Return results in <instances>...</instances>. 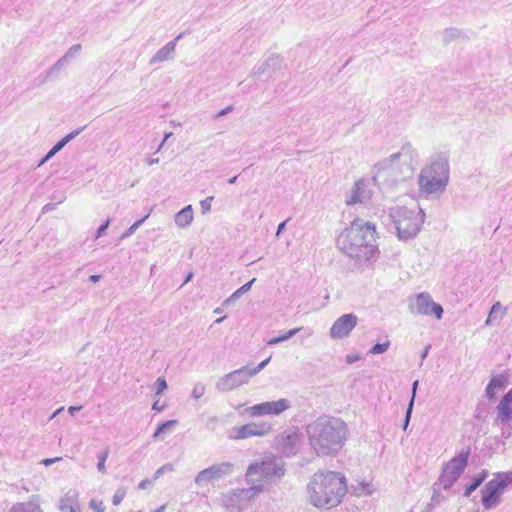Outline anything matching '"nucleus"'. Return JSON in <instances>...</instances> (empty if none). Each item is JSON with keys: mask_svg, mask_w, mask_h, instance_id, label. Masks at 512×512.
I'll list each match as a JSON object with an SVG mask.
<instances>
[{"mask_svg": "<svg viewBox=\"0 0 512 512\" xmlns=\"http://www.w3.org/2000/svg\"><path fill=\"white\" fill-rule=\"evenodd\" d=\"M311 447L318 456L338 453L343 447L348 429L344 421L330 416H320L307 426Z\"/></svg>", "mask_w": 512, "mask_h": 512, "instance_id": "nucleus-1", "label": "nucleus"}, {"mask_svg": "<svg viewBox=\"0 0 512 512\" xmlns=\"http://www.w3.org/2000/svg\"><path fill=\"white\" fill-rule=\"evenodd\" d=\"M338 247L356 261L370 260L377 252L375 224L361 218L353 220L338 238Z\"/></svg>", "mask_w": 512, "mask_h": 512, "instance_id": "nucleus-2", "label": "nucleus"}, {"mask_svg": "<svg viewBox=\"0 0 512 512\" xmlns=\"http://www.w3.org/2000/svg\"><path fill=\"white\" fill-rule=\"evenodd\" d=\"M307 493L311 505L331 509L338 506L347 493L346 479L339 472L318 471L311 477Z\"/></svg>", "mask_w": 512, "mask_h": 512, "instance_id": "nucleus-3", "label": "nucleus"}, {"mask_svg": "<svg viewBox=\"0 0 512 512\" xmlns=\"http://www.w3.org/2000/svg\"><path fill=\"white\" fill-rule=\"evenodd\" d=\"M413 153L414 150L410 144L403 145L401 151L392 154L390 157L379 161L375 165V173L372 180L380 188L388 190L394 189L399 183L411 177L413 174V167L408 162L405 163L400 168V172H398L395 164L396 161H399L401 158L411 160Z\"/></svg>", "mask_w": 512, "mask_h": 512, "instance_id": "nucleus-4", "label": "nucleus"}, {"mask_svg": "<svg viewBox=\"0 0 512 512\" xmlns=\"http://www.w3.org/2000/svg\"><path fill=\"white\" fill-rule=\"evenodd\" d=\"M449 162L444 154H437L430 164L421 170L418 183L420 190L427 194H441L449 181Z\"/></svg>", "mask_w": 512, "mask_h": 512, "instance_id": "nucleus-5", "label": "nucleus"}, {"mask_svg": "<svg viewBox=\"0 0 512 512\" xmlns=\"http://www.w3.org/2000/svg\"><path fill=\"white\" fill-rule=\"evenodd\" d=\"M388 216L394 224L397 237L401 240L416 237L424 223V214L421 209L416 211L404 206H397L389 209Z\"/></svg>", "mask_w": 512, "mask_h": 512, "instance_id": "nucleus-6", "label": "nucleus"}, {"mask_svg": "<svg viewBox=\"0 0 512 512\" xmlns=\"http://www.w3.org/2000/svg\"><path fill=\"white\" fill-rule=\"evenodd\" d=\"M508 486H512V471L495 473L494 478L481 490L483 507L486 510L497 507L501 501V495Z\"/></svg>", "mask_w": 512, "mask_h": 512, "instance_id": "nucleus-7", "label": "nucleus"}, {"mask_svg": "<svg viewBox=\"0 0 512 512\" xmlns=\"http://www.w3.org/2000/svg\"><path fill=\"white\" fill-rule=\"evenodd\" d=\"M284 468L280 461L273 456L264 457L260 462L251 463L246 472L249 483L257 485L261 481H268L274 477H282Z\"/></svg>", "mask_w": 512, "mask_h": 512, "instance_id": "nucleus-8", "label": "nucleus"}, {"mask_svg": "<svg viewBox=\"0 0 512 512\" xmlns=\"http://www.w3.org/2000/svg\"><path fill=\"white\" fill-rule=\"evenodd\" d=\"M470 454V446L461 449L458 455L453 457L443 467L442 472L435 485L438 484L446 490L450 489L454 485V483L460 478L465 468L467 467Z\"/></svg>", "mask_w": 512, "mask_h": 512, "instance_id": "nucleus-9", "label": "nucleus"}, {"mask_svg": "<svg viewBox=\"0 0 512 512\" xmlns=\"http://www.w3.org/2000/svg\"><path fill=\"white\" fill-rule=\"evenodd\" d=\"M263 490L262 485H253L249 488L235 489L224 494L223 505L231 512H240L254 496Z\"/></svg>", "mask_w": 512, "mask_h": 512, "instance_id": "nucleus-10", "label": "nucleus"}, {"mask_svg": "<svg viewBox=\"0 0 512 512\" xmlns=\"http://www.w3.org/2000/svg\"><path fill=\"white\" fill-rule=\"evenodd\" d=\"M409 309L415 315H434L436 319L443 316V308L440 304L434 302L429 293L422 292L409 303Z\"/></svg>", "mask_w": 512, "mask_h": 512, "instance_id": "nucleus-11", "label": "nucleus"}, {"mask_svg": "<svg viewBox=\"0 0 512 512\" xmlns=\"http://www.w3.org/2000/svg\"><path fill=\"white\" fill-rule=\"evenodd\" d=\"M272 430V424L268 422H252L239 427H232L227 431L230 440H243L253 436H265Z\"/></svg>", "mask_w": 512, "mask_h": 512, "instance_id": "nucleus-12", "label": "nucleus"}, {"mask_svg": "<svg viewBox=\"0 0 512 512\" xmlns=\"http://www.w3.org/2000/svg\"><path fill=\"white\" fill-rule=\"evenodd\" d=\"M252 377L250 367L244 366L222 376L216 382V389L220 392H228L248 383Z\"/></svg>", "mask_w": 512, "mask_h": 512, "instance_id": "nucleus-13", "label": "nucleus"}, {"mask_svg": "<svg viewBox=\"0 0 512 512\" xmlns=\"http://www.w3.org/2000/svg\"><path fill=\"white\" fill-rule=\"evenodd\" d=\"M291 407L288 399L281 398L276 401L262 402L245 409V413L252 417H259L263 415L278 416Z\"/></svg>", "mask_w": 512, "mask_h": 512, "instance_id": "nucleus-14", "label": "nucleus"}, {"mask_svg": "<svg viewBox=\"0 0 512 512\" xmlns=\"http://www.w3.org/2000/svg\"><path fill=\"white\" fill-rule=\"evenodd\" d=\"M234 465L231 462H221L214 464L200 471L195 477V483L198 486L207 485L214 480L222 479L233 472Z\"/></svg>", "mask_w": 512, "mask_h": 512, "instance_id": "nucleus-15", "label": "nucleus"}, {"mask_svg": "<svg viewBox=\"0 0 512 512\" xmlns=\"http://www.w3.org/2000/svg\"><path fill=\"white\" fill-rule=\"evenodd\" d=\"M357 323L358 317L355 314H344L332 324L329 335L332 339H344L350 335Z\"/></svg>", "mask_w": 512, "mask_h": 512, "instance_id": "nucleus-16", "label": "nucleus"}, {"mask_svg": "<svg viewBox=\"0 0 512 512\" xmlns=\"http://www.w3.org/2000/svg\"><path fill=\"white\" fill-rule=\"evenodd\" d=\"M300 438L297 431H283L276 437V446L283 455L289 457L297 453Z\"/></svg>", "mask_w": 512, "mask_h": 512, "instance_id": "nucleus-17", "label": "nucleus"}, {"mask_svg": "<svg viewBox=\"0 0 512 512\" xmlns=\"http://www.w3.org/2000/svg\"><path fill=\"white\" fill-rule=\"evenodd\" d=\"M372 197V191L369 189L368 181L364 179L357 180L346 199L347 205L366 204Z\"/></svg>", "mask_w": 512, "mask_h": 512, "instance_id": "nucleus-18", "label": "nucleus"}, {"mask_svg": "<svg viewBox=\"0 0 512 512\" xmlns=\"http://www.w3.org/2000/svg\"><path fill=\"white\" fill-rule=\"evenodd\" d=\"M512 420V388L503 395L496 407L494 423L504 427Z\"/></svg>", "mask_w": 512, "mask_h": 512, "instance_id": "nucleus-19", "label": "nucleus"}, {"mask_svg": "<svg viewBox=\"0 0 512 512\" xmlns=\"http://www.w3.org/2000/svg\"><path fill=\"white\" fill-rule=\"evenodd\" d=\"M283 59L280 55L272 54L263 63L253 68L252 75L261 77L268 74L271 77L274 73L281 69Z\"/></svg>", "mask_w": 512, "mask_h": 512, "instance_id": "nucleus-20", "label": "nucleus"}, {"mask_svg": "<svg viewBox=\"0 0 512 512\" xmlns=\"http://www.w3.org/2000/svg\"><path fill=\"white\" fill-rule=\"evenodd\" d=\"M182 37V34H179L174 40L168 42L165 46L159 49L155 55L150 59L149 65H154L156 63H161L169 60H173L175 56L176 50V42Z\"/></svg>", "mask_w": 512, "mask_h": 512, "instance_id": "nucleus-21", "label": "nucleus"}, {"mask_svg": "<svg viewBox=\"0 0 512 512\" xmlns=\"http://www.w3.org/2000/svg\"><path fill=\"white\" fill-rule=\"evenodd\" d=\"M84 127H80L69 134H67L65 137H63L61 140H59L49 151L48 153L40 160L38 167L42 166L44 163H46L49 159H51L56 153H58L60 150H62L66 144H68L70 141H72L76 136H78L83 130Z\"/></svg>", "mask_w": 512, "mask_h": 512, "instance_id": "nucleus-22", "label": "nucleus"}, {"mask_svg": "<svg viewBox=\"0 0 512 512\" xmlns=\"http://www.w3.org/2000/svg\"><path fill=\"white\" fill-rule=\"evenodd\" d=\"M508 384L507 377L500 374L493 376L485 389L486 397L492 401L496 398V390H503Z\"/></svg>", "mask_w": 512, "mask_h": 512, "instance_id": "nucleus-23", "label": "nucleus"}, {"mask_svg": "<svg viewBox=\"0 0 512 512\" xmlns=\"http://www.w3.org/2000/svg\"><path fill=\"white\" fill-rule=\"evenodd\" d=\"M61 512H78V493L75 490H69L59 502Z\"/></svg>", "mask_w": 512, "mask_h": 512, "instance_id": "nucleus-24", "label": "nucleus"}, {"mask_svg": "<svg viewBox=\"0 0 512 512\" xmlns=\"http://www.w3.org/2000/svg\"><path fill=\"white\" fill-rule=\"evenodd\" d=\"M193 217V208L191 205H187L176 213L175 223L180 228H186L192 223Z\"/></svg>", "mask_w": 512, "mask_h": 512, "instance_id": "nucleus-25", "label": "nucleus"}, {"mask_svg": "<svg viewBox=\"0 0 512 512\" xmlns=\"http://www.w3.org/2000/svg\"><path fill=\"white\" fill-rule=\"evenodd\" d=\"M488 474L487 470H482L479 474L473 476L471 483L465 488L464 496L469 497L486 480Z\"/></svg>", "mask_w": 512, "mask_h": 512, "instance_id": "nucleus-26", "label": "nucleus"}, {"mask_svg": "<svg viewBox=\"0 0 512 512\" xmlns=\"http://www.w3.org/2000/svg\"><path fill=\"white\" fill-rule=\"evenodd\" d=\"M256 281L255 278H253L252 280H250L249 282H247L246 284L242 285L240 288H238L236 291H234L232 293V295H230L224 302H223V305L224 306H229L231 304H233L234 302H236L242 295H244L245 293H247L253 283Z\"/></svg>", "mask_w": 512, "mask_h": 512, "instance_id": "nucleus-27", "label": "nucleus"}, {"mask_svg": "<svg viewBox=\"0 0 512 512\" xmlns=\"http://www.w3.org/2000/svg\"><path fill=\"white\" fill-rule=\"evenodd\" d=\"M506 308L502 306L500 302H496L492 305L488 318L485 322L487 326H492L496 319L502 318L505 315Z\"/></svg>", "mask_w": 512, "mask_h": 512, "instance_id": "nucleus-28", "label": "nucleus"}, {"mask_svg": "<svg viewBox=\"0 0 512 512\" xmlns=\"http://www.w3.org/2000/svg\"><path fill=\"white\" fill-rule=\"evenodd\" d=\"M464 38L463 32L456 27H449L443 31L442 41L444 45L449 44L452 41Z\"/></svg>", "mask_w": 512, "mask_h": 512, "instance_id": "nucleus-29", "label": "nucleus"}, {"mask_svg": "<svg viewBox=\"0 0 512 512\" xmlns=\"http://www.w3.org/2000/svg\"><path fill=\"white\" fill-rule=\"evenodd\" d=\"M9 512H42L38 505L32 503H21L13 506Z\"/></svg>", "mask_w": 512, "mask_h": 512, "instance_id": "nucleus-30", "label": "nucleus"}, {"mask_svg": "<svg viewBox=\"0 0 512 512\" xmlns=\"http://www.w3.org/2000/svg\"><path fill=\"white\" fill-rule=\"evenodd\" d=\"M301 330V328H294V329H291L289 331H287L285 334L281 335V336H278V337H274L272 339H270L268 341V345H276L280 342H284L290 338H292L294 335H296L299 331Z\"/></svg>", "mask_w": 512, "mask_h": 512, "instance_id": "nucleus-31", "label": "nucleus"}, {"mask_svg": "<svg viewBox=\"0 0 512 512\" xmlns=\"http://www.w3.org/2000/svg\"><path fill=\"white\" fill-rule=\"evenodd\" d=\"M177 423V420H168L160 423L153 434V438H158L161 434L169 431V429L174 427Z\"/></svg>", "mask_w": 512, "mask_h": 512, "instance_id": "nucleus-32", "label": "nucleus"}, {"mask_svg": "<svg viewBox=\"0 0 512 512\" xmlns=\"http://www.w3.org/2000/svg\"><path fill=\"white\" fill-rule=\"evenodd\" d=\"M108 456H109L108 448H106L104 451H102L101 453H99L97 455V459H98L97 470L102 474H105L107 472L105 462H106Z\"/></svg>", "mask_w": 512, "mask_h": 512, "instance_id": "nucleus-33", "label": "nucleus"}, {"mask_svg": "<svg viewBox=\"0 0 512 512\" xmlns=\"http://www.w3.org/2000/svg\"><path fill=\"white\" fill-rule=\"evenodd\" d=\"M390 345H391V343L389 340H386L383 343H376L369 350V354H372V355L383 354L389 349Z\"/></svg>", "mask_w": 512, "mask_h": 512, "instance_id": "nucleus-34", "label": "nucleus"}, {"mask_svg": "<svg viewBox=\"0 0 512 512\" xmlns=\"http://www.w3.org/2000/svg\"><path fill=\"white\" fill-rule=\"evenodd\" d=\"M148 218V215L134 222L121 236V238H126L131 236L135 231L142 225V223Z\"/></svg>", "mask_w": 512, "mask_h": 512, "instance_id": "nucleus-35", "label": "nucleus"}, {"mask_svg": "<svg viewBox=\"0 0 512 512\" xmlns=\"http://www.w3.org/2000/svg\"><path fill=\"white\" fill-rule=\"evenodd\" d=\"M126 493H127L126 488H124V487H119V488L116 490L115 494L113 495L112 503H113L115 506L119 505V504L123 501V499L125 498Z\"/></svg>", "mask_w": 512, "mask_h": 512, "instance_id": "nucleus-36", "label": "nucleus"}, {"mask_svg": "<svg viewBox=\"0 0 512 512\" xmlns=\"http://www.w3.org/2000/svg\"><path fill=\"white\" fill-rule=\"evenodd\" d=\"M81 48L82 47L80 44H74L65 52L63 56L69 61L73 59L77 53L80 52Z\"/></svg>", "mask_w": 512, "mask_h": 512, "instance_id": "nucleus-37", "label": "nucleus"}, {"mask_svg": "<svg viewBox=\"0 0 512 512\" xmlns=\"http://www.w3.org/2000/svg\"><path fill=\"white\" fill-rule=\"evenodd\" d=\"M89 507L91 509H93L95 512H105V509H106L103 501L96 500V499H92L89 502Z\"/></svg>", "mask_w": 512, "mask_h": 512, "instance_id": "nucleus-38", "label": "nucleus"}, {"mask_svg": "<svg viewBox=\"0 0 512 512\" xmlns=\"http://www.w3.org/2000/svg\"><path fill=\"white\" fill-rule=\"evenodd\" d=\"M205 393V385L202 383H196L192 390V396L195 399H199Z\"/></svg>", "mask_w": 512, "mask_h": 512, "instance_id": "nucleus-39", "label": "nucleus"}, {"mask_svg": "<svg viewBox=\"0 0 512 512\" xmlns=\"http://www.w3.org/2000/svg\"><path fill=\"white\" fill-rule=\"evenodd\" d=\"M67 62H68V60L64 56L59 58L54 63V65L51 66L50 69L48 70V75H51L53 72L60 70L65 65V63H67Z\"/></svg>", "mask_w": 512, "mask_h": 512, "instance_id": "nucleus-40", "label": "nucleus"}, {"mask_svg": "<svg viewBox=\"0 0 512 512\" xmlns=\"http://www.w3.org/2000/svg\"><path fill=\"white\" fill-rule=\"evenodd\" d=\"M413 407H414L413 406V399H410L408 407H407V410H406L404 423H403V429L404 430H406L408 425H409V422H410V419H411V415H412Z\"/></svg>", "mask_w": 512, "mask_h": 512, "instance_id": "nucleus-41", "label": "nucleus"}, {"mask_svg": "<svg viewBox=\"0 0 512 512\" xmlns=\"http://www.w3.org/2000/svg\"><path fill=\"white\" fill-rule=\"evenodd\" d=\"M270 360H271V357H268L267 359H265L261 363H259L256 367H253V368L250 367V372H251L252 376H255L260 371H262L268 365Z\"/></svg>", "mask_w": 512, "mask_h": 512, "instance_id": "nucleus-42", "label": "nucleus"}, {"mask_svg": "<svg viewBox=\"0 0 512 512\" xmlns=\"http://www.w3.org/2000/svg\"><path fill=\"white\" fill-rule=\"evenodd\" d=\"M213 201V197L209 196L200 202L202 213L205 214L211 210V202Z\"/></svg>", "mask_w": 512, "mask_h": 512, "instance_id": "nucleus-43", "label": "nucleus"}, {"mask_svg": "<svg viewBox=\"0 0 512 512\" xmlns=\"http://www.w3.org/2000/svg\"><path fill=\"white\" fill-rule=\"evenodd\" d=\"M156 388H157V390H156L157 395L161 394L164 390L167 389V382L163 377H159L156 380Z\"/></svg>", "mask_w": 512, "mask_h": 512, "instance_id": "nucleus-44", "label": "nucleus"}, {"mask_svg": "<svg viewBox=\"0 0 512 512\" xmlns=\"http://www.w3.org/2000/svg\"><path fill=\"white\" fill-rule=\"evenodd\" d=\"M173 468H172V465L171 464H165L163 466H161L154 474L153 476V479L156 480L158 479L164 472L166 471H172Z\"/></svg>", "mask_w": 512, "mask_h": 512, "instance_id": "nucleus-45", "label": "nucleus"}, {"mask_svg": "<svg viewBox=\"0 0 512 512\" xmlns=\"http://www.w3.org/2000/svg\"><path fill=\"white\" fill-rule=\"evenodd\" d=\"M110 222H111V219L108 218L104 223H102L99 226V228L97 229V232H96L97 238L101 237L106 232L107 228L110 225Z\"/></svg>", "mask_w": 512, "mask_h": 512, "instance_id": "nucleus-46", "label": "nucleus"}, {"mask_svg": "<svg viewBox=\"0 0 512 512\" xmlns=\"http://www.w3.org/2000/svg\"><path fill=\"white\" fill-rule=\"evenodd\" d=\"M234 110V107L232 105H229L227 107H225L224 109L220 110L216 115H215V118H220V117H223L225 115H227L228 113L232 112Z\"/></svg>", "mask_w": 512, "mask_h": 512, "instance_id": "nucleus-47", "label": "nucleus"}, {"mask_svg": "<svg viewBox=\"0 0 512 512\" xmlns=\"http://www.w3.org/2000/svg\"><path fill=\"white\" fill-rule=\"evenodd\" d=\"M56 205L57 203H47L46 205L43 206L42 213H47L54 210L56 208Z\"/></svg>", "mask_w": 512, "mask_h": 512, "instance_id": "nucleus-48", "label": "nucleus"}, {"mask_svg": "<svg viewBox=\"0 0 512 512\" xmlns=\"http://www.w3.org/2000/svg\"><path fill=\"white\" fill-rule=\"evenodd\" d=\"M442 498L443 496L441 495V493L435 489L431 499L432 503H439Z\"/></svg>", "mask_w": 512, "mask_h": 512, "instance_id": "nucleus-49", "label": "nucleus"}, {"mask_svg": "<svg viewBox=\"0 0 512 512\" xmlns=\"http://www.w3.org/2000/svg\"><path fill=\"white\" fill-rule=\"evenodd\" d=\"M288 222V219L281 222L278 227H277V231H276V237H279L280 234L284 231L285 227H286V224Z\"/></svg>", "mask_w": 512, "mask_h": 512, "instance_id": "nucleus-50", "label": "nucleus"}, {"mask_svg": "<svg viewBox=\"0 0 512 512\" xmlns=\"http://www.w3.org/2000/svg\"><path fill=\"white\" fill-rule=\"evenodd\" d=\"M59 460H61V458H60V457H56V458H47V459H44V460L42 461V464H44V465L47 467V466H50V465H52L53 463H55V462H57V461H59Z\"/></svg>", "mask_w": 512, "mask_h": 512, "instance_id": "nucleus-51", "label": "nucleus"}, {"mask_svg": "<svg viewBox=\"0 0 512 512\" xmlns=\"http://www.w3.org/2000/svg\"><path fill=\"white\" fill-rule=\"evenodd\" d=\"M418 384H419L418 380L414 381L413 384H412V395H411L410 399H413V403L415 402V397H416V392H417Z\"/></svg>", "mask_w": 512, "mask_h": 512, "instance_id": "nucleus-52", "label": "nucleus"}, {"mask_svg": "<svg viewBox=\"0 0 512 512\" xmlns=\"http://www.w3.org/2000/svg\"><path fill=\"white\" fill-rule=\"evenodd\" d=\"M152 484V481L149 480V479H144L142 480L139 485H138V488L139 489H146L149 485Z\"/></svg>", "mask_w": 512, "mask_h": 512, "instance_id": "nucleus-53", "label": "nucleus"}, {"mask_svg": "<svg viewBox=\"0 0 512 512\" xmlns=\"http://www.w3.org/2000/svg\"><path fill=\"white\" fill-rule=\"evenodd\" d=\"M430 348H431V345H430V344H428V345L424 348V350H423V351H422V353H421V359H422V360H424V359L428 356V353H429Z\"/></svg>", "mask_w": 512, "mask_h": 512, "instance_id": "nucleus-54", "label": "nucleus"}, {"mask_svg": "<svg viewBox=\"0 0 512 512\" xmlns=\"http://www.w3.org/2000/svg\"><path fill=\"white\" fill-rule=\"evenodd\" d=\"M152 409L160 412V411L164 410V405H160L159 401H156L153 403Z\"/></svg>", "mask_w": 512, "mask_h": 512, "instance_id": "nucleus-55", "label": "nucleus"}, {"mask_svg": "<svg viewBox=\"0 0 512 512\" xmlns=\"http://www.w3.org/2000/svg\"><path fill=\"white\" fill-rule=\"evenodd\" d=\"M148 165H154L159 163V158H148L146 160Z\"/></svg>", "mask_w": 512, "mask_h": 512, "instance_id": "nucleus-56", "label": "nucleus"}, {"mask_svg": "<svg viewBox=\"0 0 512 512\" xmlns=\"http://www.w3.org/2000/svg\"><path fill=\"white\" fill-rule=\"evenodd\" d=\"M81 409V406H70L68 411L71 415H74L76 411H79Z\"/></svg>", "mask_w": 512, "mask_h": 512, "instance_id": "nucleus-57", "label": "nucleus"}, {"mask_svg": "<svg viewBox=\"0 0 512 512\" xmlns=\"http://www.w3.org/2000/svg\"><path fill=\"white\" fill-rule=\"evenodd\" d=\"M100 278H101V275H91V276L89 277V280H90L91 282L96 283V282H98V281L100 280Z\"/></svg>", "mask_w": 512, "mask_h": 512, "instance_id": "nucleus-58", "label": "nucleus"}, {"mask_svg": "<svg viewBox=\"0 0 512 512\" xmlns=\"http://www.w3.org/2000/svg\"><path fill=\"white\" fill-rule=\"evenodd\" d=\"M166 509V504L164 505H161L160 507H158L156 510H154L153 512H164Z\"/></svg>", "mask_w": 512, "mask_h": 512, "instance_id": "nucleus-59", "label": "nucleus"}, {"mask_svg": "<svg viewBox=\"0 0 512 512\" xmlns=\"http://www.w3.org/2000/svg\"><path fill=\"white\" fill-rule=\"evenodd\" d=\"M237 178H238V176H234V177L230 178V179L228 180V183H229V184H235V183H236V181H237Z\"/></svg>", "mask_w": 512, "mask_h": 512, "instance_id": "nucleus-60", "label": "nucleus"}, {"mask_svg": "<svg viewBox=\"0 0 512 512\" xmlns=\"http://www.w3.org/2000/svg\"><path fill=\"white\" fill-rule=\"evenodd\" d=\"M192 277H193V274L190 272V273L186 276L184 283L189 282V281L192 279Z\"/></svg>", "mask_w": 512, "mask_h": 512, "instance_id": "nucleus-61", "label": "nucleus"}, {"mask_svg": "<svg viewBox=\"0 0 512 512\" xmlns=\"http://www.w3.org/2000/svg\"><path fill=\"white\" fill-rule=\"evenodd\" d=\"M209 422H214V424H216L218 422V418L216 416H213L209 419Z\"/></svg>", "mask_w": 512, "mask_h": 512, "instance_id": "nucleus-62", "label": "nucleus"}, {"mask_svg": "<svg viewBox=\"0 0 512 512\" xmlns=\"http://www.w3.org/2000/svg\"><path fill=\"white\" fill-rule=\"evenodd\" d=\"M171 135H172V133H171V132H170V133H166V134H165L164 139H163L164 143L166 142V140H167V139H169V137H170Z\"/></svg>", "mask_w": 512, "mask_h": 512, "instance_id": "nucleus-63", "label": "nucleus"}, {"mask_svg": "<svg viewBox=\"0 0 512 512\" xmlns=\"http://www.w3.org/2000/svg\"><path fill=\"white\" fill-rule=\"evenodd\" d=\"M224 319H225V316H224V317H220V318H218V319H216V320H215V323H216V324H219V323H221Z\"/></svg>", "mask_w": 512, "mask_h": 512, "instance_id": "nucleus-64", "label": "nucleus"}]
</instances>
